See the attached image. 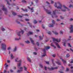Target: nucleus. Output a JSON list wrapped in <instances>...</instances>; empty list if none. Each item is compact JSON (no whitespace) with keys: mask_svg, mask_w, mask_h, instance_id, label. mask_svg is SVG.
<instances>
[{"mask_svg":"<svg viewBox=\"0 0 73 73\" xmlns=\"http://www.w3.org/2000/svg\"><path fill=\"white\" fill-rule=\"evenodd\" d=\"M33 22L34 24H37V21H36V20H34Z\"/></svg>","mask_w":73,"mask_h":73,"instance_id":"393cba45","label":"nucleus"},{"mask_svg":"<svg viewBox=\"0 0 73 73\" xmlns=\"http://www.w3.org/2000/svg\"><path fill=\"white\" fill-rule=\"evenodd\" d=\"M51 46H54V44H53L52 43L51 44Z\"/></svg>","mask_w":73,"mask_h":73,"instance_id":"e2e57ef3","label":"nucleus"},{"mask_svg":"<svg viewBox=\"0 0 73 73\" xmlns=\"http://www.w3.org/2000/svg\"><path fill=\"white\" fill-rule=\"evenodd\" d=\"M40 68H42L43 67V66L41 64L40 65Z\"/></svg>","mask_w":73,"mask_h":73,"instance_id":"8fccbe9b","label":"nucleus"},{"mask_svg":"<svg viewBox=\"0 0 73 73\" xmlns=\"http://www.w3.org/2000/svg\"><path fill=\"white\" fill-rule=\"evenodd\" d=\"M55 44L56 46H59V45H58V44L57 43H55Z\"/></svg>","mask_w":73,"mask_h":73,"instance_id":"4d7b16f0","label":"nucleus"},{"mask_svg":"<svg viewBox=\"0 0 73 73\" xmlns=\"http://www.w3.org/2000/svg\"><path fill=\"white\" fill-rule=\"evenodd\" d=\"M33 53L34 54H35V55H36V54H37V53H36L35 52H33Z\"/></svg>","mask_w":73,"mask_h":73,"instance_id":"603ef678","label":"nucleus"},{"mask_svg":"<svg viewBox=\"0 0 73 73\" xmlns=\"http://www.w3.org/2000/svg\"><path fill=\"white\" fill-rule=\"evenodd\" d=\"M48 69L50 70H54V69H57V67H52L51 68H48Z\"/></svg>","mask_w":73,"mask_h":73,"instance_id":"f8f14e48","label":"nucleus"},{"mask_svg":"<svg viewBox=\"0 0 73 73\" xmlns=\"http://www.w3.org/2000/svg\"><path fill=\"white\" fill-rule=\"evenodd\" d=\"M60 19H57L56 20L57 21H60Z\"/></svg>","mask_w":73,"mask_h":73,"instance_id":"052dcab7","label":"nucleus"},{"mask_svg":"<svg viewBox=\"0 0 73 73\" xmlns=\"http://www.w3.org/2000/svg\"><path fill=\"white\" fill-rule=\"evenodd\" d=\"M70 50H71V51H72V52H73V50L71 48H70Z\"/></svg>","mask_w":73,"mask_h":73,"instance_id":"0e129e2a","label":"nucleus"},{"mask_svg":"<svg viewBox=\"0 0 73 73\" xmlns=\"http://www.w3.org/2000/svg\"><path fill=\"white\" fill-rule=\"evenodd\" d=\"M21 9H22V10H23V11H24V12H28V9H25L24 10V9H23L22 8Z\"/></svg>","mask_w":73,"mask_h":73,"instance_id":"f3484780","label":"nucleus"},{"mask_svg":"<svg viewBox=\"0 0 73 73\" xmlns=\"http://www.w3.org/2000/svg\"><path fill=\"white\" fill-rule=\"evenodd\" d=\"M43 8H44V9H45L46 12L49 15H50V14L52 13L51 12H49V10H46L45 8H44V6H43Z\"/></svg>","mask_w":73,"mask_h":73,"instance_id":"1a4fd4ad","label":"nucleus"},{"mask_svg":"<svg viewBox=\"0 0 73 73\" xmlns=\"http://www.w3.org/2000/svg\"><path fill=\"white\" fill-rule=\"evenodd\" d=\"M55 21H54V20H53L52 21V23L53 24L52 25H50V26H48L49 27H53L54 26V25L55 24Z\"/></svg>","mask_w":73,"mask_h":73,"instance_id":"0eeeda50","label":"nucleus"},{"mask_svg":"<svg viewBox=\"0 0 73 73\" xmlns=\"http://www.w3.org/2000/svg\"><path fill=\"white\" fill-rule=\"evenodd\" d=\"M46 39V42H47V41H48V40H49V39H48V38L47 37H46L45 38Z\"/></svg>","mask_w":73,"mask_h":73,"instance_id":"c756f323","label":"nucleus"},{"mask_svg":"<svg viewBox=\"0 0 73 73\" xmlns=\"http://www.w3.org/2000/svg\"><path fill=\"white\" fill-rule=\"evenodd\" d=\"M56 11H57V13H58L60 14L61 13L58 12V10H55L54 11H53V14L54 15V16L55 18H57V17H58V16L57 15H56Z\"/></svg>","mask_w":73,"mask_h":73,"instance_id":"20e7f679","label":"nucleus"},{"mask_svg":"<svg viewBox=\"0 0 73 73\" xmlns=\"http://www.w3.org/2000/svg\"><path fill=\"white\" fill-rule=\"evenodd\" d=\"M34 49L35 50H37V48H36V47H35L34 48Z\"/></svg>","mask_w":73,"mask_h":73,"instance_id":"774afa93","label":"nucleus"},{"mask_svg":"<svg viewBox=\"0 0 73 73\" xmlns=\"http://www.w3.org/2000/svg\"><path fill=\"white\" fill-rule=\"evenodd\" d=\"M63 7L64 8H65V9H67L68 11H70V9H68V8H67L65 5H63Z\"/></svg>","mask_w":73,"mask_h":73,"instance_id":"4468645a","label":"nucleus"},{"mask_svg":"<svg viewBox=\"0 0 73 73\" xmlns=\"http://www.w3.org/2000/svg\"><path fill=\"white\" fill-rule=\"evenodd\" d=\"M60 59L62 60V61L63 62L64 64H65V63L66 64V62L65 60H64V59H62V58H60Z\"/></svg>","mask_w":73,"mask_h":73,"instance_id":"2eb2a0df","label":"nucleus"},{"mask_svg":"<svg viewBox=\"0 0 73 73\" xmlns=\"http://www.w3.org/2000/svg\"><path fill=\"white\" fill-rule=\"evenodd\" d=\"M21 31H19L18 32L17 35L18 36H21V35H20V33H21L22 35H23V34L24 33V31L23 30H21Z\"/></svg>","mask_w":73,"mask_h":73,"instance_id":"423d86ee","label":"nucleus"},{"mask_svg":"<svg viewBox=\"0 0 73 73\" xmlns=\"http://www.w3.org/2000/svg\"><path fill=\"white\" fill-rule=\"evenodd\" d=\"M6 45L4 43H2L1 44V46H6Z\"/></svg>","mask_w":73,"mask_h":73,"instance_id":"7c9ffc66","label":"nucleus"},{"mask_svg":"<svg viewBox=\"0 0 73 73\" xmlns=\"http://www.w3.org/2000/svg\"><path fill=\"white\" fill-rule=\"evenodd\" d=\"M73 7V5L70 4V6H69V8H72V7Z\"/></svg>","mask_w":73,"mask_h":73,"instance_id":"a19ab883","label":"nucleus"},{"mask_svg":"<svg viewBox=\"0 0 73 73\" xmlns=\"http://www.w3.org/2000/svg\"><path fill=\"white\" fill-rule=\"evenodd\" d=\"M60 17L61 19H64V17H62V16H60Z\"/></svg>","mask_w":73,"mask_h":73,"instance_id":"c03bdc74","label":"nucleus"},{"mask_svg":"<svg viewBox=\"0 0 73 73\" xmlns=\"http://www.w3.org/2000/svg\"><path fill=\"white\" fill-rule=\"evenodd\" d=\"M69 70V69L68 68H66V72H68Z\"/></svg>","mask_w":73,"mask_h":73,"instance_id":"79ce46f5","label":"nucleus"},{"mask_svg":"<svg viewBox=\"0 0 73 73\" xmlns=\"http://www.w3.org/2000/svg\"><path fill=\"white\" fill-rule=\"evenodd\" d=\"M27 60H28V61H29L30 62H31V59H30L29 58H27Z\"/></svg>","mask_w":73,"mask_h":73,"instance_id":"c85d7f7f","label":"nucleus"},{"mask_svg":"<svg viewBox=\"0 0 73 73\" xmlns=\"http://www.w3.org/2000/svg\"><path fill=\"white\" fill-rule=\"evenodd\" d=\"M29 35H33V33L31 31L29 32Z\"/></svg>","mask_w":73,"mask_h":73,"instance_id":"b1692460","label":"nucleus"},{"mask_svg":"<svg viewBox=\"0 0 73 73\" xmlns=\"http://www.w3.org/2000/svg\"><path fill=\"white\" fill-rule=\"evenodd\" d=\"M11 49V47H9V48H8V50H9Z\"/></svg>","mask_w":73,"mask_h":73,"instance_id":"338daca9","label":"nucleus"},{"mask_svg":"<svg viewBox=\"0 0 73 73\" xmlns=\"http://www.w3.org/2000/svg\"><path fill=\"white\" fill-rule=\"evenodd\" d=\"M16 22L18 23V24H20V22L17 21H16Z\"/></svg>","mask_w":73,"mask_h":73,"instance_id":"69168bd1","label":"nucleus"},{"mask_svg":"<svg viewBox=\"0 0 73 73\" xmlns=\"http://www.w3.org/2000/svg\"><path fill=\"white\" fill-rule=\"evenodd\" d=\"M15 40H16L17 41H18L19 40H20V38H15Z\"/></svg>","mask_w":73,"mask_h":73,"instance_id":"cd10ccee","label":"nucleus"},{"mask_svg":"<svg viewBox=\"0 0 73 73\" xmlns=\"http://www.w3.org/2000/svg\"><path fill=\"white\" fill-rule=\"evenodd\" d=\"M53 40V41H56V42H60V40H61V39L60 38L59 40H58V39H56L55 38H52Z\"/></svg>","mask_w":73,"mask_h":73,"instance_id":"39448f33","label":"nucleus"},{"mask_svg":"<svg viewBox=\"0 0 73 73\" xmlns=\"http://www.w3.org/2000/svg\"><path fill=\"white\" fill-rule=\"evenodd\" d=\"M18 65L19 66H20L21 65V63H19V64H18Z\"/></svg>","mask_w":73,"mask_h":73,"instance_id":"de8ad7c7","label":"nucleus"},{"mask_svg":"<svg viewBox=\"0 0 73 73\" xmlns=\"http://www.w3.org/2000/svg\"><path fill=\"white\" fill-rule=\"evenodd\" d=\"M25 42L26 43H27V44H29V43L30 42H29V41L27 40V41H25Z\"/></svg>","mask_w":73,"mask_h":73,"instance_id":"2f4dec72","label":"nucleus"},{"mask_svg":"<svg viewBox=\"0 0 73 73\" xmlns=\"http://www.w3.org/2000/svg\"><path fill=\"white\" fill-rule=\"evenodd\" d=\"M66 57H67V58H68L69 57V54H67L66 55Z\"/></svg>","mask_w":73,"mask_h":73,"instance_id":"ea45409f","label":"nucleus"},{"mask_svg":"<svg viewBox=\"0 0 73 73\" xmlns=\"http://www.w3.org/2000/svg\"><path fill=\"white\" fill-rule=\"evenodd\" d=\"M14 57H15L13 56V54H11V57H10L11 58V59H13V58Z\"/></svg>","mask_w":73,"mask_h":73,"instance_id":"6ab92c4d","label":"nucleus"},{"mask_svg":"<svg viewBox=\"0 0 73 73\" xmlns=\"http://www.w3.org/2000/svg\"><path fill=\"white\" fill-rule=\"evenodd\" d=\"M6 72H7V70H5L3 71V73H6Z\"/></svg>","mask_w":73,"mask_h":73,"instance_id":"13d9d810","label":"nucleus"},{"mask_svg":"<svg viewBox=\"0 0 73 73\" xmlns=\"http://www.w3.org/2000/svg\"><path fill=\"white\" fill-rule=\"evenodd\" d=\"M30 41H31V43H32L33 44H35V43H34V40H32V38H30Z\"/></svg>","mask_w":73,"mask_h":73,"instance_id":"dca6fc26","label":"nucleus"},{"mask_svg":"<svg viewBox=\"0 0 73 73\" xmlns=\"http://www.w3.org/2000/svg\"><path fill=\"white\" fill-rule=\"evenodd\" d=\"M52 32L53 33H54L55 35H58V33L56 31L54 32V31H52Z\"/></svg>","mask_w":73,"mask_h":73,"instance_id":"a211bd4d","label":"nucleus"},{"mask_svg":"<svg viewBox=\"0 0 73 73\" xmlns=\"http://www.w3.org/2000/svg\"><path fill=\"white\" fill-rule=\"evenodd\" d=\"M52 56V57H55V56H56V54L53 55Z\"/></svg>","mask_w":73,"mask_h":73,"instance_id":"864d4df0","label":"nucleus"},{"mask_svg":"<svg viewBox=\"0 0 73 73\" xmlns=\"http://www.w3.org/2000/svg\"><path fill=\"white\" fill-rule=\"evenodd\" d=\"M73 26L72 25H71V27L69 28L70 29V33H72L73 31Z\"/></svg>","mask_w":73,"mask_h":73,"instance_id":"6e6552de","label":"nucleus"},{"mask_svg":"<svg viewBox=\"0 0 73 73\" xmlns=\"http://www.w3.org/2000/svg\"><path fill=\"white\" fill-rule=\"evenodd\" d=\"M61 11L63 12H65L66 10L65 9H62Z\"/></svg>","mask_w":73,"mask_h":73,"instance_id":"e433bc0d","label":"nucleus"},{"mask_svg":"<svg viewBox=\"0 0 73 73\" xmlns=\"http://www.w3.org/2000/svg\"><path fill=\"white\" fill-rule=\"evenodd\" d=\"M46 63L47 64H49V62H46Z\"/></svg>","mask_w":73,"mask_h":73,"instance_id":"09e8293b","label":"nucleus"},{"mask_svg":"<svg viewBox=\"0 0 73 73\" xmlns=\"http://www.w3.org/2000/svg\"><path fill=\"white\" fill-rule=\"evenodd\" d=\"M28 8L29 9H30L31 13H32L33 12H34V10L33 9V8H34L33 7H32L31 9V8H30V7H28Z\"/></svg>","mask_w":73,"mask_h":73,"instance_id":"9d476101","label":"nucleus"},{"mask_svg":"<svg viewBox=\"0 0 73 73\" xmlns=\"http://www.w3.org/2000/svg\"><path fill=\"white\" fill-rule=\"evenodd\" d=\"M73 19L71 18L70 19H69V21H73Z\"/></svg>","mask_w":73,"mask_h":73,"instance_id":"6e6d98bb","label":"nucleus"},{"mask_svg":"<svg viewBox=\"0 0 73 73\" xmlns=\"http://www.w3.org/2000/svg\"><path fill=\"white\" fill-rule=\"evenodd\" d=\"M36 45H38V46H39L40 45H39L40 44H39V43L38 42H36Z\"/></svg>","mask_w":73,"mask_h":73,"instance_id":"473e14b6","label":"nucleus"},{"mask_svg":"<svg viewBox=\"0 0 73 73\" xmlns=\"http://www.w3.org/2000/svg\"><path fill=\"white\" fill-rule=\"evenodd\" d=\"M12 14L13 15H14V16H15V15H17L16 13L15 12H13L12 13Z\"/></svg>","mask_w":73,"mask_h":73,"instance_id":"5701e85b","label":"nucleus"},{"mask_svg":"<svg viewBox=\"0 0 73 73\" xmlns=\"http://www.w3.org/2000/svg\"><path fill=\"white\" fill-rule=\"evenodd\" d=\"M5 7V6L4 5H2L1 7H2V10L3 11H5V15H7V9L4 7Z\"/></svg>","mask_w":73,"mask_h":73,"instance_id":"7ed1b4c3","label":"nucleus"},{"mask_svg":"<svg viewBox=\"0 0 73 73\" xmlns=\"http://www.w3.org/2000/svg\"><path fill=\"white\" fill-rule=\"evenodd\" d=\"M39 38L40 40H42V38H43V37H41V35H40L39 36Z\"/></svg>","mask_w":73,"mask_h":73,"instance_id":"aec40b11","label":"nucleus"},{"mask_svg":"<svg viewBox=\"0 0 73 73\" xmlns=\"http://www.w3.org/2000/svg\"><path fill=\"white\" fill-rule=\"evenodd\" d=\"M48 34V35H51L52 33L50 32V31H49L48 32H47Z\"/></svg>","mask_w":73,"mask_h":73,"instance_id":"58836bf2","label":"nucleus"},{"mask_svg":"<svg viewBox=\"0 0 73 73\" xmlns=\"http://www.w3.org/2000/svg\"><path fill=\"white\" fill-rule=\"evenodd\" d=\"M44 48L45 49H42V50L44 52V54L42 55V57H44L46 56V50H48V49H49L50 48V47L49 46H45Z\"/></svg>","mask_w":73,"mask_h":73,"instance_id":"f03ea898","label":"nucleus"},{"mask_svg":"<svg viewBox=\"0 0 73 73\" xmlns=\"http://www.w3.org/2000/svg\"><path fill=\"white\" fill-rule=\"evenodd\" d=\"M42 28H43V29H45V27H44V25H42Z\"/></svg>","mask_w":73,"mask_h":73,"instance_id":"5fc2aeb1","label":"nucleus"},{"mask_svg":"<svg viewBox=\"0 0 73 73\" xmlns=\"http://www.w3.org/2000/svg\"><path fill=\"white\" fill-rule=\"evenodd\" d=\"M53 3H54V2L53 1H51L50 3L51 4H53Z\"/></svg>","mask_w":73,"mask_h":73,"instance_id":"3c124183","label":"nucleus"},{"mask_svg":"<svg viewBox=\"0 0 73 73\" xmlns=\"http://www.w3.org/2000/svg\"><path fill=\"white\" fill-rule=\"evenodd\" d=\"M55 7H57L58 9H61L62 7V5L60 4L59 2H57L55 3V5H54Z\"/></svg>","mask_w":73,"mask_h":73,"instance_id":"f257e3e1","label":"nucleus"},{"mask_svg":"<svg viewBox=\"0 0 73 73\" xmlns=\"http://www.w3.org/2000/svg\"><path fill=\"white\" fill-rule=\"evenodd\" d=\"M6 2H7V3L8 5H10V3H9V1H8V0H6Z\"/></svg>","mask_w":73,"mask_h":73,"instance_id":"4be33fe9","label":"nucleus"},{"mask_svg":"<svg viewBox=\"0 0 73 73\" xmlns=\"http://www.w3.org/2000/svg\"><path fill=\"white\" fill-rule=\"evenodd\" d=\"M17 50V47H15V48L14 49V50H13V52H16Z\"/></svg>","mask_w":73,"mask_h":73,"instance_id":"412c9836","label":"nucleus"},{"mask_svg":"<svg viewBox=\"0 0 73 73\" xmlns=\"http://www.w3.org/2000/svg\"><path fill=\"white\" fill-rule=\"evenodd\" d=\"M51 61L52 62V64H53L54 66H55V64H54V63L53 62L54 61V60H53V59H52Z\"/></svg>","mask_w":73,"mask_h":73,"instance_id":"a878e982","label":"nucleus"},{"mask_svg":"<svg viewBox=\"0 0 73 73\" xmlns=\"http://www.w3.org/2000/svg\"><path fill=\"white\" fill-rule=\"evenodd\" d=\"M1 30L2 31H5V29L4 28H3V27H2V28L1 29Z\"/></svg>","mask_w":73,"mask_h":73,"instance_id":"f704fd0d","label":"nucleus"},{"mask_svg":"<svg viewBox=\"0 0 73 73\" xmlns=\"http://www.w3.org/2000/svg\"><path fill=\"white\" fill-rule=\"evenodd\" d=\"M22 2H23V3H26V1L25 0H22Z\"/></svg>","mask_w":73,"mask_h":73,"instance_id":"37998d69","label":"nucleus"},{"mask_svg":"<svg viewBox=\"0 0 73 73\" xmlns=\"http://www.w3.org/2000/svg\"><path fill=\"white\" fill-rule=\"evenodd\" d=\"M24 67L25 69V70L27 71V68L25 67V66H24Z\"/></svg>","mask_w":73,"mask_h":73,"instance_id":"4c0bfd02","label":"nucleus"},{"mask_svg":"<svg viewBox=\"0 0 73 73\" xmlns=\"http://www.w3.org/2000/svg\"><path fill=\"white\" fill-rule=\"evenodd\" d=\"M28 16V15L27 14H25V15L23 14L22 16L20 15H18V17H20L21 18V17H22L23 16Z\"/></svg>","mask_w":73,"mask_h":73,"instance_id":"ddd939ff","label":"nucleus"},{"mask_svg":"<svg viewBox=\"0 0 73 73\" xmlns=\"http://www.w3.org/2000/svg\"><path fill=\"white\" fill-rule=\"evenodd\" d=\"M68 46H71V45H70V44L69 43H68Z\"/></svg>","mask_w":73,"mask_h":73,"instance_id":"680f3d73","label":"nucleus"},{"mask_svg":"<svg viewBox=\"0 0 73 73\" xmlns=\"http://www.w3.org/2000/svg\"><path fill=\"white\" fill-rule=\"evenodd\" d=\"M1 49H2V50H6V46H2L1 47Z\"/></svg>","mask_w":73,"mask_h":73,"instance_id":"9b49d317","label":"nucleus"},{"mask_svg":"<svg viewBox=\"0 0 73 73\" xmlns=\"http://www.w3.org/2000/svg\"><path fill=\"white\" fill-rule=\"evenodd\" d=\"M20 44L21 45H22V46H24V44L23 43H20Z\"/></svg>","mask_w":73,"mask_h":73,"instance_id":"bf43d9fd","label":"nucleus"},{"mask_svg":"<svg viewBox=\"0 0 73 73\" xmlns=\"http://www.w3.org/2000/svg\"><path fill=\"white\" fill-rule=\"evenodd\" d=\"M25 21H29V19H25Z\"/></svg>","mask_w":73,"mask_h":73,"instance_id":"49530a36","label":"nucleus"},{"mask_svg":"<svg viewBox=\"0 0 73 73\" xmlns=\"http://www.w3.org/2000/svg\"><path fill=\"white\" fill-rule=\"evenodd\" d=\"M22 70H23V69H21V70H18L17 71V72L18 73H19V72H21Z\"/></svg>","mask_w":73,"mask_h":73,"instance_id":"bb28decb","label":"nucleus"},{"mask_svg":"<svg viewBox=\"0 0 73 73\" xmlns=\"http://www.w3.org/2000/svg\"><path fill=\"white\" fill-rule=\"evenodd\" d=\"M60 35H62L63 34V32L61 31L60 32Z\"/></svg>","mask_w":73,"mask_h":73,"instance_id":"c9c22d12","label":"nucleus"},{"mask_svg":"<svg viewBox=\"0 0 73 73\" xmlns=\"http://www.w3.org/2000/svg\"><path fill=\"white\" fill-rule=\"evenodd\" d=\"M55 62L56 63V64H58V65H61V63H59L58 62Z\"/></svg>","mask_w":73,"mask_h":73,"instance_id":"72a5a7b5","label":"nucleus"},{"mask_svg":"<svg viewBox=\"0 0 73 73\" xmlns=\"http://www.w3.org/2000/svg\"><path fill=\"white\" fill-rule=\"evenodd\" d=\"M63 46H66V43L65 42H63Z\"/></svg>","mask_w":73,"mask_h":73,"instance_id":"a18cd8bd","label":"nucleus"}]
</instances>
